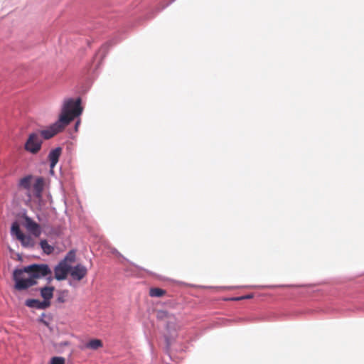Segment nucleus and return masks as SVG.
<instances>
[{
  "mask_svg": "<svg viewBox=\"0 0 364 364\" xmlns=\"http://www.w3.org/2000/svg\"><path fill=\"white\" fill-rule=\"evenodd\" d=\"M75 260V252L73 250L70 251L61 262H65V264H70Z\"/></svg>",
  "mask_w": 364,
  "mask_h": 364,
  "instance_id": "obj_17",
  "label": "nucleus"
},
{
  "mask_svg": "<svg viewBox=\"0 0 364 364\" xmlns=\"http://www.w3.org/2000/svg\"><path fill=\"white\" fill-rule=\"evenodd\" d=\"M68 290H61L58 292L57 301L60 303H65L68 296Z\"/></svg>",
  "mask_w": 364,
  "mask_h": 364,
  "instance_id": "obj_18",
  "label": "nucleus"
},
{
  "mask_svg": "<svg viewBox=\"0 0 364 364\" xmlns=\"http://www.w3.org/2000/svg\"><path fill=\"white\" fill-rule=\"evenodd\" d=\"M157 317L159 319L166 321L167 322L168 328H174L176 323V318L173 314H169L166 311H159L157 312Z\"/></svg>",
  "mask_w": 364,
  "mask_h": 364,
  "instance_id": "obj_8",
  "label": "nucleus"
},
{
  "mask_svg": "<svg viewBox=\"0 0 364 364\" xmlns=\"http://www.w3.org/2000/svg\"><path fill=\"white\" fill-rule=\"evenodd\" d=\"M18 240L21 242L23 247L26 248H33L36 244L34 240L30 235L25 234L21 235Z\"/></svg>",
  "mask_w": 364,
  "mask_h": 364,
  "instance_id": "obj_11",
  "label": "nucleus"
},
{
  "mask_svg": "<svg viewBox=\"0 0 364 364\" xmlns=\"http://www.w3.org/2000/svg\"><path fill=\"white\" fill-rule=\"evenodd\" d=\"M26 228L29 230L34 236L39 237L41 234V230L40 225L31 220L28 217H26Z\"/></svg>",
  "mask_w": 364,
  "mask_h": 364,
  "instance_id": "obj_9",
  "label": "nucleus"
},
{
  "mask_svg": "<svg viewBox=\"0 0 364 364\" xmlns=\"http://www.w3.org/2000/svg\"><path fill=\"white\" fill-rule=\"evenodd\" d=\"M166 291L160 288H151L149 295L151 297H161L166 294Z\"/></svg>",
  "mask_w": 364,
  "mask_h": 364,
  "instance_id": "obj_16",
  "label": "nucleus"
},
{
  "mask_svg": "<svg viewBox=\"0 0 364 364\" xmlns=\"http://www.w3.org/2000/svg\"><path fill=\"white\" fill-rule=\"evenodd\" d=\"M87 274V269L82 264H78L75 267L70 266V274L75 280L80 281Z\"/></svg>",
  "mask_w": 364,
  "mask_h": 364,
  "instance_id": "obj_6",
  "label": "nucleus"
},
{
  "mask_svg": "<svg viewBox=\"0 0 364 364\" xmlns=\"http://www.w3.org/2000/svg\"><path fill=\"white\" fill-rule=\"evenodd\" d=\"M18 188L19 191H26V198L24 200L28 203L33 197L41 198L44 188V178L43 177L34 178L32 175L26 176L18 181Z\"/></svg>",
  "mask_w": 364,
  "mask_h": 364,
  "instance_id": "obj_3",
  "label": "nucleus"
},
{
  "mask_svg": "<svg viewBox=\"0 0 364 364\" xmlns=\"http://www.w3.org/2000/svg\"><path fill=\"white\" fill-rule=\"evenodd\" d=\"M42 143L43 141L39 134L33 132L28 135V139L24 145V149L29 153L36 154L41 150Z\"/></svg>",
  "mask_w": 364,
  "mask_h": 364,
  "instance_id": "obj_4",
  "label": "nucleus"
},
{
  "mask_svg": "<svg viewBox=\"0 0 364 364\" xmlns=\"http://www.w3.org/2000/svg\"><path fill=\"white\" fill-rule=\"evenodd\" d=\"M252 295H247V296H240V297H237V298H233L232 299V300H234V301H239V300H242V299H250L252 298Z\"/></svg>",
  "mask_w": 364,
  "mask_h": 364,
  "instance_id": "obj_20",
  "label": "nucleus"
},
{
  "mask_svg": "<svg viewBox=\"0 0 364 364\" xmlns=\"http://www.w3.org/2000/svg\"><path fill=\"white\" fill-rule=\"evenodd\" d=\"M11 233L12 235H14L17 240L23 235L20 229L19 224L17 222L13 223L11 228Z\"/></svg>",
  "mask_w": 364,
  "mask_h": 364,
  "instance_id": "obj_15",
  "label": "nucleus"
},
{
  "mask_svg": "<svg viewBox=\"0 0 364 364\" xmlns=\"http://www.w3.org/2000/svg\"><path fill=\"white\" fill-rule=\"evenodd\" d=\"M40 246L43 250V252L46 255H50L54 251V247L50 245L47 240H43L40 242Z\"/></svg>",
  "mask_w": 364,
  "mask_h": 364,
  "instance_id": "obj_14",
  "label": "nucleus"
},
{
  "mask_svg": "<svg viewBox=\"0 0 364 364\" xmlns=\"http://www.w3.org/2000/svg\"><path fill=\"white\" fill-rule=\"evenodd\" d=\"M44 277H46L48 283L53 279L52 271L46 264H33L22 269H16L13 273L14 288L18 291L26 290L37 284V280Z\"/></svg>",
  "mask_w": 364,
  "mask_h": 364,
  "instance_id": "obj_1",
  "label": "nucleus"
},
{
  "mask_svg": "<svg viewBox=\"0 0 364 364\" xmlns=\"http://www.w3.org/2000/svg\"><path fill=\"white\" fill-rule=\"evenodd\" d=\"M25 304L30 308H35L37 309H46L50 306V301H40L38 299H30L26 301Z\"/></svg>",
  "mask_w": 364,
  "mask_h": 364,
  "instance_id": "obj_7",
  "label": "nucleus"
},
{
  "mask_svg": "<svg viewBox=\"0 0 364 364\" xmlns=\"http://www.w3.org/2000/svg\"><path fill=\"white\" fill-rule=\"evenodd\" d=\"M103 346L102 341L100 339H92L88 341L85 347L88 349L97 350Z\"/></svg>",
  "mask_w": 364,
  "mask_h": 364,
  "instance_id": "obj_13",
  "label": "nucleus"
},
{
  "mask_svg": "<svg viewBox=\"0 0 364 364\" xmlns=\"http://www.w3.org/2000/svg\"><path fill=\"white\" fill-rule=\"evenodd\" d=\"M80 104V98L65 100L58 120L47 129L41 130L38 133L41 138L49 139L62 132L75 118L81 114L82 108Z\"/></svg>",
  "mask_w": 364,
  "mask_h": 364,
  "instance_id": "obj_2",
  "label": "nucleus"
},
{
  "mask_svg": "<svg viewBox=\"0 0 364 364\" xmlns=\"http://www.w3.org/2000/svg\"><path fill=\"white\" fill-rule=\"evenodd\" d=\"M50 364H65V358L63 357H53L51 358Z\"/></svg>",
  "mask_w": 364,
  "mask_h": 364,
  "instance_id": "obj_19",
  "label": "nucleus"
},
{
  "mask_svg": "<svg viewBox=\"0 0 364 364\" xmlns=\"http://www.w3.org/2000/svg\"><path fill=\"white\" fill-rule=\"evenodd\" d=\"M70 264H65V262H60L54 269V277L59 281L64 280L70 273Z\"/></svg>",
  "mask_w": 364,
  "mask_h": 364,
  "instance_id": "obj_5",
  "label": "nucleus"
},
{
  "mask_svg": "<svg viewBox=\"0 0 364 364\" xmlns=\"http://www.w3.org/2000/svg\"><path fill=\"white\" fill-rule=\"evenodd\" d=\"M61 154H62V148H60V147H57L54 149H52L50 151V153L48 154V159L50 161V167L51 170L53 168H54V167L58 162L59 158H60Z\"/></svg>",
  "mask_w": 364,
  "mask_h": 364,
  "instance_id": "obj_10",
  "label": "nucleus"
},
{
  "mask_svg": "<svg viewBox=\"0 0 364 364\" xmlns=\"http://www.w3.org/2000/svg\"><path fill=\"white\" fill-rule=\"evenodd\" d=\"M55 288L53 287H45L41 289V296L43 298V301H48L53 298Z\"/></svg>",
  "mask_w": 364,
  "mask_h": 364,
  "instance_id": "obj_12",
  "label": "nucleus"
}]
</instances>
